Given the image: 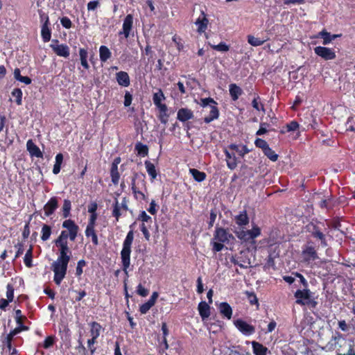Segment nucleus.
I'll return each instance as SVG.
<instances>
[{
    "label": "nucleus",
    "mask_w": 355,
    "mask_h": 355,
    "mask_svg": "<svg viewBox=\"0 0 355 355\" xmlns=\"http://www.w3.org/2000/svg\"><path fill=\"white\" fill-rule=\"evenodd\" d=\"M53 344V338L51 336L47 337L44 342V347L47 349Z\"/></svg>",
    "instance_id": "64"
},
{
    "label": "nucleus",
    "mask_w": 355,
    "mask_h": 355,
    "mask_svg": "<svg viewBox=\"0 0 355 355\" xmlns=\"http://www.w3.org/2000/svg\"><path fill=\"white\" fill-rule=\"evenodd\" d=\"M214 239L220 243H228L231 239H234V236L227 230L223 227H216Z\"/></svg>",
    "instance_id": "6"
},
{
    "label": "nucleus",
    "mask_w": 355,
    "mask_h": 355,
    "mask_svg": "<svg viewBox=\"0 0 355 355\" xmlns=\"http://www.w3.org/2000/svg\"><path fill=\"white\" fill-rule=\"evenodd\" d=\"M133 17L132 15H128L124 19L123 23V31L120 32V34H123L125 38H128L130 35V31L132 27Z\"/></svg>",
    "instance_id": "13"
},
{
    "label": "nucleus",
    "mask_w": 355,
    "mask_h": 355,
    "mask_svg": "<svg viewBox=\"0 0 355 355\" xmlns=\"http://www.w3.org/2000/svg\"><path fill=\"white\" fill-rule=\"evenodd\" d=\"M134 239V233L132 230H130L123 242V249L121 252L123 270L125 274H128V268L130 264V252H131V245Z\"/></svg>",
    "instance_id": "1"
},
{
    "label": "nucleus",
    "mask_w": 355,
    "mask_h": 355,
    "mask_svg": "<svg viewBox=\"0 0 355 355\" xmlns=\"http://www.w3.org/2000/svg\"><path fill=\"white\" fill-rule=\"evenodd\" d=\"M245 294L251 304H258V300L256 295L252 292L246 291Z\"/></svg>",
    "instance_id": "49"
},
{
    "label": "nucleus",
    "mask_w": 355,
    "mask_h": 355,
    "mask_svg": "<svg viewBox=\"0 0 355 355\" xmlns=\"http://www.w3.org/2000/svg\"><path fill=\"white\" fill-rule=\"evenodd\" d=\"M141 230L145 237V239L147 240V241H149L150 240V233L146 227V226L144 225V223H143L141 226Z\"/></svg>",
    "instance_id": "62"
},
{
    "label": "nucleus",
    "mask_w": 355,
    "mask_h": 355,
    "mask_svg": "<svg viewBox=\"0 0 355 355\" xmlns=\"http://www.w3.org/2000/svg\"><path fill=\"white\" fill-rule=\"evenodd\" d=\"M248 42L253 46H259L262 45L267 40H260L258 37H255L254 35H248Z\"/></svg>",
    "instance_id": "33"
},
{
    "label": "nucleus",
    "mask_w": 355,
    "mask_h": 355,
    "mask_svg": "<svg viewBox=\"0 0 355 355\" xmlns=\"http://www.w3.org/2000/svg\"><path fill=\"white\" fill-rule=\"evenodd\" d=\"M79 55H80V62H81L82 66L85 69H88L89 67V64L87 61V50H85L84 49H80L79 50Z\"/></svg>",
    "instance_id": "34"
},
{
    "label": "nucleus",
    "mask_w": 355,
    "mask_h": 355,
    "mask_svg": "<svg viewBox=\"0 0 355 355\" xmlns=\"http://www.w3.org/2000/svg\"><path fill=\"white\" fill-rule=\"evenodd\" d=\"M236 223L239 226L246 225L249 223V218L246 211H241L240 214L235 216Z\"/></svg>",
    "instance_id": "23"
},
{
    "label": "nucleus",
    "mask_w": 355,
    "mask_h": 355,
    "mask_svg": "<svg viewBox=\"0 0 355 355\" xmlns=\"http://www.w3.org/2000/svg\"><path fill=\"white\" fill-rule=\"evenodd\" d=\"M252 345L253 352L255 355H266L268 351L267 347L256 341H252Z\"/></svg>",
    "instance_id": "22"
},
{
    "label": "nucleus",
    "mask_w": 355,
    "mask_h": 355,
    "mask_svg": "<svg viewBox=\"0 0 355 355\" xmlns=\"http://www.w3.org/2000/svg\"><path fill=\"white\" fill-rule=\"evenodd\" d=\"M320 36L323 39V44H329L332 40H335L336 38L340 37V35H331L329 33L327 32L326 31H322L319 33Z\"/></svg>",
    "instance_id": "26"
},
{
    "label": "nucleus",
    "mask_w": 355,
    "mask_h": 355,
    "mask_svg": "<svg viewBox=\"0 0 355 355\" xmlns=\"http://www.w3.org/2000/svg\"><path fill=\"white\" fill-rule=\"evenodd\" d=\"M238 258H240L239 259V261L240 263L245 265V266H239L240 268H248L249 267H251L250 259L248 257L245 253H244L243 252H241L239 255H238Z\"/></svg>",
    "instance_id": "32"
},
{
    "label": "nucleus",
    "mask_w": 355,
    "mask_h": 355,
    "mask_svg": "<svg viewBox=\"0 0 355 355\" xmlns=\"http://www.w3.org/2000/svg\"><path fill=\"white\" fill-rule=\"evenodd\" d=\"M27 150L30 153L31 156L36 157H42V153L40 148L33 143L31 139H29L26 144Z\"/></svg>",
    "instance_id": "21"
},
{
    "label": "nucleus",
    "mask_w": 355,
    "mask_h": 355,
    "mask_svg": "<svg viewBox=\"0 0 355 355\" xmlns=\"http://www.w3.org/2000/svg\"><path fill=\"white\" fill-rule=\"evenodd\" d=\"M261 234V230L259 227L254 226L252 230H241L236 232L237 237L243 241H248L251 239H254L259 236Z\"/></svg>",
    "instance_id": "4"
},
{
    "label": "nucleus",
    "mask_w": 355,
    "mask_h": 355,
    "mask_svg": "<svg viewBox=\"0 0 355 355\" xmlns=\"http://www.w3.org/2000/svg\"><path fill=\"white\" fill-rule=\"evenodd\" d=\"M153 306V304L148 301L140 306L139 311L142 314H145Z\"/></svg>",
    "instance_id": "53"
},
{
    "label": "nucleus",
    "mask_w": 355,
    "mask_h": 355,
    "mask_svg": "<svg viewBox=\"0 0 355 355\" xmlns=\"http://www.w3.org/2000/svg\"><path fill=\"white\" fill-rule=\"evenodd\" d=\"M60 22H61V24L62 25V26H64L66 28H69L71 26V21L67 17H64L61 18Z\"/></svg>",
    "instance_id": "59"
},
{
    "label": "nucleus",
    "mask_w": 355,
    "mask_h": 355,
    "mask_svg": "<svg viewBox=\"0 0 355 355\" xmlns=\"http://www.w3.org/2000/svg\"><path fill=\"white\" fill-rule=\"evenodd\" d=\"M90 334L92 337L97 338L100 336L102 329L101 326L96 322H92L90 323Z\"/></svg>",
    "instance_id": "27"
},
{
    "label": "nucleus",
    "mask_w": 355,
    "mask_h": 355,
    "mask_svg": "<svg viewBox=\"0 0 355 355\" xmlns=\"http://www.w3.org/2000/svg\"><path fill=\"white\" fill-rule=\"evenodd\" d=\"M71 201L65 199L64 200L62 211H63V216L64 218H67L70 214L71 210Z\"/></svg>",
    "instance_id": "45"
},
{
    "label": "nucleus",
    "mask_w": 355,
    "mask_h": 355,
    "mask_svg": "<svg viewBox=\"0 0 355 355\" xmlns=\"http://www.w3.org/2000/svg\"><path fill=\"white\" fill-rule=\"evenodd\" d=\"M12 95L15 98V101L18 105L22 103V92L20 89H14L12 92Z\"/></svg>",
    "instance_id": "42"
},
{
    "label": "nucleus",
    "mask_w": 355,
    "mask_h": 355,
    "mask_svg": "<svg viewBox=\"0 0 355 355\" xmlns=\"http://www.w3.org/2000/svg\"><path fill=\"white\" fill-rule=\"evenodd\" d=\"M216 105L217 104L210 105L208 110H207V111H209V116L205 117V119H204V121L206 123H209L211 122L212 121H214V119H216L218 118L219 111H218V107H216ZM205 111H206V110Z\"/></svg>",
    "instance_id": "14"
},
{
    "label": "nucleus",
    "mask_w": 355,
    "mask_h": 355,
    "mask_svg": "<svg viewBox=\"0 0 355 355\" xmlns=\"http://www.w3.org/2000/svg\"><path fill=\"white\" fill-rule=\"evenodd\" d=\"M201 15L202 17H198L195 22V24L198 26V32L200 33L205 32L209 23V21L203 11L201 12Z\"/></svg>",
    "instance_id": "17"
},
{
    "label": "nucleus",
    "mask_w": 355,
    "mask_h": 355,
    "mask_svg": "<svg viewBox=\"0 0 355 355\" xmlns=\"http://www.w3.org/2000/svg\"><path fill=\"white\" fill-rule=\"evenodd\" d=\"M258 99H259V97H257V98H254L252 102V107L259 111V110H261L263 113H265L266 112V110L263 107V105L260 103L259 101H258Z\"/></svg>",
    "instance_id": "47"
},
{
    "label": "nucleus",
    "mask_w": 355,
    "mask_h": 355,
    "mask_svg": "<svg viewBox=\"0 0 355 355\" xmlns=\"http://www.w3.org/2000/svg\"><path fill=\"white\" fill-rule=\"evenodd\" d=\"M315 53L322 58L328 60L336 58L335 52L331 49L324 46H316L314 49Z\"/></svg>",
    "instance_id": "7"
},
{
    "label": "nucleus",
    "mask_w": 355,
    "mask_h": 355,
    "mask_svg": "<svg viewBox=\"0 0 355 355\" xmlns=\"http://www.w3.org/2000/svg\"><path fill=\"white\" fill-rule=\"evenodd\" d=\"M164 99L165 96L162 89H158V91L153 94V100L155 105L162 103V101H164Z\"/></svg>",
    "instance_id": "37"
},
{
    "label": "nucleus",
    "mask_w": 355,
    "mask_h": 355,
    "mask_svg": "<svg viewBox=\"0 0 355 355\" xmlns=\"http://www.w3.org/2000/svg\"><path fill=\"white\" fill-rule=\"evenodd\" d=\"M58 207V200L55 197L51 198L49 202L44 206V214L49 216L53 214Z\"/></svg>",
    "instance_id": "12"
},
{
    "label": "nucleus",
    "mask_w": 355,
    "mask_h": 355,
    "mask_svg": "<svg viewBox=\"0 0 355 355\" xmlns=\"http://www.w3.org/2000/svg\"><path fill=\"white\" fill-rule=\"evenodd\" d=\"M137 176V174H135L134 178L132 180V183H131L132 190L137 198H138L137 195H139L141 199L144 200L146 198L145 195L142 192L138 191L136 187V185H135V179H136Z\"/></svg>",
    "instance_id": "38"
},
{
    "label": "nucleus",
    "mask_w": 355,
    "mask_h": 355,
    "mask_svg": "<svg viewBox=\"0 0 355 355\" xmlns=\"http://www.w3.org/2000/svg\"><path fill=\"white\" fill-rule=\"evenodd\" d=\"M263 153L272 162H275L278 159V155L276 154L269 146L263 150Z\"/></svg>",
    "instance_id": "41"
},
{
    "label": "nucleus",
    "mask_w": 355,
    "mask_h": 355,
    "mask_svg": "<svg viewBox=\"0 0 355 355\" xmlns=\"http://www.w3.org/2000/svg\"><path fill=\"white\" fill-rule=\"evenodd\" d=\"M135 149L137 150L139 155L142 156H146L148 155V149L146 145H144L141 143H138L135 146Z\"/></svg>",
    "instance_id": "39"
},
{
    "label": "nucleus",
    "mask_w": 355,
    "mask_h": 355,
    "mask_svg": "<svg viewBox=\"0 0 355 355\" xmlns=\"http://www.w3.org/2000/svg\"><path fill=\"white\" fill-rule=\"evenodd\" d=\"M255 145L257 147H259V148H261L263 151L267 148L268 147V144H267V142L262 139H260V138H257L256 140H255Z\"/></svg>",
    "instance_id": "48"
},
{
    "label": "nucleus",
    "mask_w": 355,
    "mask_h": 355,
    "mask_svg": "<svg viewBox=\"0 0 355 355\" xmlns=\"http://www.w3.org/2000/svg\"><path fill=\"white\" fill-rule=\"evenodd\" d=\"M56 246L59 247L58 259L70 260L71 251L68 246V243H55Z\"/></svg>",
    "instance_id": "11"
},
{
    "label": "nucleus",
    "mask_w": 355,
    "mask_h": 355,
    "mask_svg": "<svg viewBox=\"0 0 355 355\" xmlns=\"http://www.w3.org/2000/svg\"><path fill=\"white\" fill-rule=\"evenodd\" d=\"M68 238H69V232L62 231L60 236L55 241V243H67Z\"/></svg>",
    "instance_id": "46"
},
{
    "label": "nucleus",
    "mask_w": 355,
    "mask_h": 355,
    "mask_svg": "<svg viewBox=\"0 0 355 355\" xmlns=\"http://www.w3.org/2000/svg\"><path fill=\"white\" fill-rule=\"evenodd\" d=\"M299 128V124L296 121H291L286 125V128L288 132L295 131Z\"/></svg>",
    "instance_id": "57"
},
{
    "label": "nucleus",
    "mask_w": 355,
    "mask_h": 355,
    "mask_svg": "<svg viewBox=\"0 0 355 355\" xmlns=\"http://www.w3.org/2000/svg\"><path fill=\"white\" fill-rule=\"evenodd\" d=\"M230 94L233 101H236L242 94V89L236 84L230 85Z\"/></svg>",
    "instance_id": "25"
},
{
    "label": "nucleus",
    "mask_w": 355,
    "mask_h": 355,
    "mask_svg": "<svg viewBox=\"0 0 355 355\" xmlns=\"http://www.w3.org/2000/svg\"><path fill=\"white\" fill-rule=\"evenodd\" d=\"M295 297L297 299L296 303L301 305L313 304L315 306L316 302L311 300V291L308 289L297 290L295 293Z\"/></svg>",
    "instance_id": "3"
},
{
    "label": "nucleus",
    "mask_w": 355,
    "mask_h": 355,
    "mask_svg": "<svg viewBox=\"0 0 355 355\" xmlns=\"http://www.w3.org/2000/svg\"><path fill=\"white\" fill-rule=\"evenodd\" d=\"M198 309L199 311V314L203 320L209 317L210 306H209V304L207 302H205L204 301L200 302L198 304Z\"/></svg>",
    "instance_id": "19"
},
{
    "label": "nucleus",
    "mask_w": 355,
    "mask_h": 355,
    "mask_svg": "<svg viewBox=\"0 0 355 355\" xmlns=\"http://www.w3.org/2000/svg\"><path fill=\"white\" fill-rule=\"evenodd\" d=\"M112 182L114 184H117L119 181L120 175L118 171V166H112L110 171Z\"/></svg>",
    "instance_id": "35"
},
{
    "label": "nucleus",
    "mask_w": 355,
    "mask_h": 355,
    "mask_svg": "<svg viewBox=\"0 0 355 355\" xmlns=\"http://www.w3.org/2000/svg\"><path fill=\"white\" fill-rule=\"evenodd\" d=\"M313 236L314 237L318 238V239H320L321 241L322 244L324 246L327 245V243H326V241H325V239H324V235L321 232H320L318 230H315V232H313Z\"/></svg>",
    "instance_id": "52"
},
{
    "label": "nucleus",
    "mask_w": 355,
    "mask_h": 355,
    "mask_svg": "<svg viewBox=\"0 0 355 355\" xmlns=\"http://www.w3.org/2000/svg\"><path fill=\"white\" fill-rule=\"evenodd\" d=\"M116 78L119 85L128 87L130 85V78L128 73L119 71L116 74Z\"/></svg>",
    "instance_id": "20"
},
{
    "label": "nucleus",
    "mask_w": 355,
    "mask_h": 355,
    "mask_svg": "<svg viewBox=\"0 0 355 355\" xmlns=\"http://www.w3.org/2000/svg\"><path fill=\"white\" fill-rule=\"evenodd\" d=\"M139 219L143 222H148V220H151V218L146 213L145 211H143L139 214Z\"/></svg>",
    "instance_id": "61"
},
{
    "label": "nucleus",
    "mask_w": 355,
    "mask_h": 355,
    "mask_svg": "<svg viewBox=\"0 0 355 355\" xmlns=\"http://www.w3.org/2000/svg\"><path fill=\"white\" fill-rule=\"evenodd\" d=\"M39 14L42 19H45V22L44 23L42 27V37L43 40L46 42H49L51 39V31L49 28V17L42 12L41 10H39Z\"/></svg>",
    "instance_id": "10"
},
{
    "label": "nucleus",
    "mask_w": 355,
    "mask_h": 355,
    "mask_svg": "<svg viewBox=\"0 0 355 355\" xmlns=\"http://www.w3.org/2000/svg\"><path fill=\"white\" fill-rule=\"evenodd\" d=\"M100 59L102 62L107 61L111 56V52L105 46H101L99 49Z\"/></svg>",
    "instance_id": "30"
},
{
    "label": "nucleus",
    "mask_w": 355,
    "mask_h": 355,
    "mask_svg": "<svg viewBox=\"0 0 355 355\" xmlns=\"http://www.w3.org/2000/svg\"><path fill=\"white\" fill-rule=\"evenodd\" d=\"M51 234V228L50 226L47 225H44L42 228V236L41 239L42 241H47Z\"/></svg>",
    "instance_id": "36"
},
{
    "label": "nucleus",
    "mask_w": 355,
    "mask_h": 355,
    "mask_svg": "<svg viewBox=\"0 0 355 355\" xmlns=\"http://www.w3.org/2000/svg\"><path fill=\"white\" fill-rule=\"evenodd\" d=\"M217 213L215 210H211L210 213V220L209 222V228H211L213 227L214 223H215V220L216 219Z\"/></svg>",
    "instance_id": "60"
},
{
    "label": "nucleus",
    "mask_w": 355,
    "mask_h": 355,
    "mask_svg": "<svg viewBox=\"0 0 355 355\" xmlns=\"http://www.w3.org/2000/svg\"><path fill=\"white\" fill-rule=\"evenodd\" d=\"M85 264L86 263L85 260L81 259L78 261L76 271L77 275L80 276L83 273V267L85 266Z\"/></svg>",
    "instance_id": "54"
},
{
    "label": "nucleus",
    "mask_w": 355,
    "mask_h": 355,
    "mask_svg": "<svg viewBox=\"0 0 355 355\" xmlns=\"http://www.w3.org/2000/svg\"><path fill=\"white\" fill-rule=\"evenodd\" d=\"M234 324L244 335H251L254 332V327L241 319L234 320Z\"/></svg>",
    "instance_id": "8"
},
{
    "label": "nucleus",
    "mask_w": 355,
    "mask_h": 355,
    "mask_svg": "<svg viewBox=\"0 0 355 355\" xmlns=\"http://www.w3.org/2000/svg\"><path fill=\"white\" fill-rule=\"evenodd\" d=\"M145 166L148 175L153 180L155 179L157 177V171L155 165L150 161H146Z\"/></svg>",
    "instance_id": "31"
},
{
    "label": "nucleus",
    "mask_w": 355,
    "mask_h": 355,
    "mask_svg": "<svg viewBox=\"0 0 355 355\" xmlns=\"http://www.w3.org/2000/svg\"><path fill=\"white\" fill-rule=\"evenodd\" d=\"M121 210V209L120 207V205H119L118 201L116 200L114 206V209H113V216L116 218V220H119V218L120 217V216L121 214L120 212Z\"/></svg>",
    "instance_id": "50"
},
{
    "label": "nucleus",
    "mask_w": 355,
    "mask_h": 355,
    "mask_svg": "<svg viewBox=\"0 0 355 355\" xmlns=\"http://www.w3.org/2000/svg\"><path fill=\"white\" fill-rule=\"evenodd\" d=\"M217 104L216 101L211 98H205L200 100V105L206 110H208L210 105Z\"/></svg>",
    "instance_id": "44"
},
{
    "label": "nucleus",
    "mask_w": 355,
    "mask_h": 355,
    "mask_svg": "<svg viewBox=\"0 0 355 355\" xmlns=\"http://www.w3.org/2000/svg\"><path fill=\"white\" fill-rule=\"evenodd\" d=\"M98 1H89L87 3V9L88 10H94L98 6Z\"/></svg>",
    "instance_id": "63"
},
{
    "label": "nucleus",
    "mask_w": 355,
    "mask_h": 355,
    "mask_svg": "<svg viewBox=\"0 0 355 355\" xmlns=\"http://www.w3.org/2000/svg\"><path fill=\"white\" fill-rule=\"evenodd\" d=\"M14 78L20 81L26 85H29L31 83V79L28 76H21V71L19 69L17 68L14 70Z\"/></svg>",
    "instance_id": "28"
},
{
    "label": "nucleus",
    "mask_w": 355,
    "mask_h": 355,
    "mask_svg": "<svg viewBox=\"0 0 355 355\" xmlns=\"http://www.w3.org/2000/svg\"><path fill=\"white\" fill-rule=\"evenodd\" d=\"M32 252H33V248H32V246H30V248L27 250V252L25 254L24 259L25 265L28 268H31L32 266Z\"/></svg>",
    "instance_id": "40"
},
{
    "label": "nucleus",
    "mask_w": 355,
    "mask_h": 355,
    "mask_svg": "<svg viewBox=\"0 0 355 355\" xmlns=\"http://www.w3.org/2000/svg\"><path fill=\"white\" fill-rule=\"evenodd\" d=\"M62 227L68 230L69 239L71 241H73L77 236L78 226L76 225L73 220L68 219L62 223Z\"/></svg>",
    "instance_id": "9"
},
{
    "label": "nucleus",
    "mask_w": 355,
    "mask_h": 355,
    "mask_svg": "<svg viewBox=\"0 0 355 355\" xmlns=\"http://www.w3.org/2000/svg\"><path fill=\"white\" fill-rule=\"evenodd\" d=\"M218 309L221 315L228 320L232 318V309L227 302H221L218 306Z\"/></svg>",
    "instance_id": "18"
},
{
    "label": "nucleus",
    "mask_w": 355,
    "mask_h": 355,
    "mask_svg": "<svg viewBox=\"0 0 355 355\" xmlns=\"http://www.w3.org/2000/svg\"><path fill=\"white\" fill-rule=\"evenodd\" d=\"M137 293L142 297H146L148 294V291L141 284H139L137 286Z\"/></svg>",
    "instance_id": "58"
},
{
    "label": "nucleus",
    "mask_w": 355,
    "mask_h": 355,
    "mask_svg": "<svg viewBox=\"0 0 355 355\" xmlns=\"http://www.w3.org/2000/svg\"><path fill=\"white\" fill-rule=\"evenodd\" d=\"M225 153L226 155V161L228 168H230L231 170L234 169L237 166L234 154H231L227 150H225Z\"/></svg>",
    "instance_id": "24"
},
{
    "label": "nucleus",
    "mask_w": 355,
    "mask_h": 355,
    "mask_svg": "<svg viewBox=\"0 0 355 355\" xmlns=\"http://www.w3.org/2000/svg\"><path fill=\"white\" fill-rule=\"evenodd\" d=\"M69 261L58 258L52 263L51 268L54 272V282L57 285H60L64 278Z\"/></svg>",
    "instance_id": "2"
},
{
    "label": "nucleus",
    "mask_w": 355,
    "mask_h": 355,
    "mask_svg": "<svg viewBox=\"0 0 355 355\" xmlns=\"http://www.w3.org/2000/svg\"><path fill=\"white\" fill-rule=\"evenodd\" d=\"M189 172L194 180L198 182H202L206 178V174L204 172H201L196 168H191Z\"/></svg>",
    "instance_id": "29"
},
{
    "label": "nucleus",
    "mask_w": 355,
    "mask_h": 355,
    "mask_svg": "<svg viewBox=\"0 0 355 355\" xmlns=\"http://www.w3.org/2000/svg\"><path fill=\"white\" fill-rule=\"evenodd\" d=\"M85 234L87 237H92L94 235L96 234L95 233L94 226H92V225H87L85 230Z\"/></svg>",
    "instance_id": "56"
},
{
    "label": "nucleus",
    "mask_w": 355,
    "mask_h": 355,
    "mask_svg": "<svg viewBox=\"0 0 355 355\" xmlns=\"http://www.w3.org/2000/svg\"><path fill=\"white\" fill-rule=\"evenodd\" d=\"M211 48L216 51H221V52H227L230 49V46L226 44L225 42H220L217 45H214L209 44Z\"/></svg>",
    "instance_id": "43"
},
{
    "label": "nucleus",
    "mask_w": 355,
    "mask_h": 355,
    "mask_svg": "<svg viewBox=\"0 0 355 355\" xmlns=\"http://www.w3.org/2000/svg\"><path fill=\"white\" fill-rule=\"evenodd\" d=\"M54 53L61 57L68 58L69 55V48L66 44H58V40H53V43L50 45Z\"/></svg>",
    "instance_id": "5"
},
{
    "label": "nucleus",
    "mask_w": 355,
    "mask_h": 355,
    "mask_svg": "<svg viewBox=\"0 0 355 355\" xmlns=\"http://www.w3.org/2000/svg\"><path fill=\"white\" fill-rule=\"evenodd\" d=\"M132 100V94L129 92H126L124 96V105L128 107L131 105Z\"/></svg>",
    "instance_id": "55"
},
{
    "label": "nucleus",
    "mask_w": 355,
    "mask_h": 355,
    "mask_svg": "<svg viewBox=\"0 0 355 355\" xmlns=\"http://www.w3.org/2000/svg\"><path fill=\"white\" fill-rule=\"evenodd\" d=\"M6 297L8 301H12L14 297V288L10 284L7 285Z\"/></svg>",
    "instance_id": "51"
},
{
    "label": "nucleus",
    "mask_w": 355,
    "mask_h": 355,
    "mask_svg": "<svg viewBox=\"0 0 355 355\" xmlns=\"http://www.w3.org/2000/svg\"><path fill=\"white\" fill-rule=\"evenodd\" d=\"M303 258L306 261H313L318 259L317 252L312 246H306L302 251Z\"/></svg>",
    "instance_id": "16"
},
{
    "label": "nucleus",
    "mask_w": 355,
    "mask_h": 355,
    "mask_svg": "<svg viewBox=\"0 0 355 355\" xmlns=\"http://www.w3.org/2000/svg\"><path fill=\"white\" fill-rule=\"evenodd\" d=\"M193 117V112L188 108H181L178 111L177 119L182 122H185Z\"/></svg>",
    "instance_id": "15"
}]
</instances>
